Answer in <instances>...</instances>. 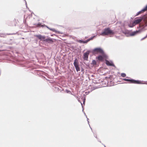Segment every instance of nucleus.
<instances>
[{"label":"nucleus","mask_w":147,"mask_h":147,"mask_svg":"<svg viewBox=\"0 0 147 147\" xmlns=\"http://www.w3.org/2000/svg\"><path fill=\"white\" fill-rule=\"evenodd\" d=\"M114 34V33L109 28H105L103 31L101 33L100 35L105 36L108 35L110 34Z\"/></svg>","instance_id":"f257e3e1"},{"label":"nucleus","mask_w":147,"mask_h":147,"mask_svg":"<svg viewBox=\"0 0 147 147\" xmlns=\"http://www.w3.org/2000/svg\"><path fill=\"white\" fill-rule=\"evenodd\" d=\"M123 80H124L125 81L129 82L130 83H134V84H144V83H142V81L138 80H135L134 79H129L126 78H123Z\"/></svg>","instance_id":"f03ea898"},{"label":"nucleus","mask_w":147,"mask_h":147,"mask_svg":"<svg viewBox=\"0 0 147 147\" xmlns=\"http://www.w3.org/2000/svg\"><path fill=\"white\" fill-rule=\"evenodd\" d=\"M92 53L93 54H97L99 53L103 54L104 52L103 50L100 48H96L94 49L92 51Z\"/></svg>","instance_id":"7ed1b4c3"},{"label":"nucleus","mask_w":147,"mask_h":147,"mask_svg":"<svg viewBox=\"0 0 147 147\" xmlns=\"http://www.w3.org/2000/svg\"><path fill=\"white\" fill-rule=\"evenodd\" d=\"M74 65L75 67L76 70L77 72L80 71V68L79 65L78 60L77 59H76L74 61Z\"/></svg>","instance_id":"20e7f679"},{"label":"nucleus","mask_w":147,"mask_h":147,"mask_svg":"<svg viewBox=\"0 0 147 147\" xmlns=\"http://www.w3.org/2000/svg\"><path fill=\"white\" fill-rule=\"evenodd\" d=\"M142 18L140 17V18H138L135 20L132 23V27H134L135 25L138 24L142 20Z\"/></svg>","instance_id":"39448f33"},{"label":"nucleus","mask_w":147,"mask_h":147,"mask_svg":"<svg viewBox=\"0 0 147 147\" xmlns=\"http://www.w3.org/2000/svg\"><path fill=\"white\" fill-rule=\"evenodd\" d=\"M102 55H99L97 57L98 59L100 61H102L104 59H106L107 58V56L106 54L104 53L103 54H101Z\"/></svg>","instance_id":"423d86ee"},{"label":"nucleus","mask_w":147,"mask_h":147,"mask_svg":"<svg viewBox=\"0 0 147 147\" xmlns=\"http://www.w3.org/2000/svg\"><path fill=\"white\" fill-rule=\"evenodd\" d=\"M90 51H88L84 54L83 59L84 60L87 61L88 60V55L89 54Z\"/></svg>","instance_id":"0eeeda50"},{"label":"nucleus","mask_w":147,"mask_h":147,"mask_svg":"<svg viewBox=\"0 0 147 147\" xmlns=\"http://www.w3.org/2000/svg\"><path fill=\"white\" fill-rule=\"evenodd\" d=\"M140 32L141 31L140 30H136V31L132 32L131 33H130V34H129V35L130 36H134L136 35L138 33H140Z\"/></svg>","instance_id":"6e6552de"},{"label":"nucleus","mask_w":147,"mask_h":147,"mask_svg":"<svg viewBox=\"0 0 147 147\" xmlns=\"http://www.w3.org/2000/svg\"><path fill=\"white\" fill-rule=\"evenodd\" d=\"M35 36L38 38L40 40H43L45 41V36H42L41 35H36Z\"/></svg>","instance_id":"1a4fd4ad"},{"label":"nucleus","mask_w":147,"mask_h":147,"mask_svg":"<svg viewBox=\"0 0 147 147\" xmlns=\"http://www.w3.org/2000/svg\"><path fill=\"white\" fill-rule=\"evenodd\" d=\"M46 26L47 28H48V29H49L50 30L52 31L53 32H55L56 33H58L59 34H62V33L61 32H60L59 31H57L56 30H55L54 28H50L49 27H48L47 26Z\"/></svg>","instance_id":"9d476101"},{"label":"nucleus","mask_w":147,"mask_h":147,"mask_svg":"<svg viewBox=\"0 0 147 147\" xmlns=\"http://www.w3.org/2000/svg\"><path fill=\"white\" fill-rule=\"evenodd\" d=\"M106 63L109 66H114V65L113 64V62L111 61H109L106 60Z\"/></svg>","instance_id":"9b49d317"},{"label":"nucleus","mask_w":147,"mask_h":147,"mask_svg":"<svg viewBox=\"0 0 147 147\" xmlns=\"http://www.w3.org/2000/svg\"><path fill=\"white\" fill-rule=\"evenodd\" d=\"M123 33L125 34L127 36H129V34H130V32L128 30H125L123 32Z\"/></svg>","instance_id":"f8f14e48"},{"label":"nucleus","mask_w":147,"mask_h":147,"mask_svg":"<svg viewBox=\"0 0 147 147\" xmlns=\"http://www.w3.org/2000/svg\"><path fill=\"white\" fill-rule=\"evenodd\" d=\"M45 41L49 42H53V40L51 38H48L46 39H45Z\"/></svg>","instance_id":"ddd939ff"},{"label":"nucleus","mask_w":147,"mask_h":147,"mask_svg":"<svg viewBox=\"0 0 147 147\" xmlns=\"http://www.w3.org/2000/svg\"><path fill=\"white\" fill-rule=\"evenodd\" d=\"M93 37H91V38H89L88 39H87L85 40H83V43H86L88 42V41H89L90 40H92V39Z\"/></svg>","instance_id":"4468645a"},{"label":"nucleus","mask_w":147,"mask_h":147,"mask_svg":"<svg viewBox=\"0 0 147 147\" xmlns=\"http://www.w3.org/2000/svg\"><path fill=\"white\" fill-rule=\"evenodd\" d=\"M121 76L123 77H125L126 76V74L124 73H122L121 74Z\"/></svg>","instance_id":"2eb2a0df"},{"label":"nucleus","mask_w":147,"mask_h":147,"mask_svg":"<svg viewBox=\"0 0 147 147\" xmlns=\"http://www.w3.org/2000/svg\"><path fill=\"white\" fill-rule=\"evenodd\" d=\"M147 10V5L143 9H142V11H146Z\"/></svg>","instance_id":"dca6fc26"},{"label":"nucleus","mask_w":147,"mask_h":147,"mask_svg":"<svg viewBox=\"0 0 147 147\" xmlns=\"http://www.w3.org/2000/svg\"><path fill=\"white\" fill-rule=\"evenodd\" d=\"M78 42L80 43H83V40H79Z\"/></svg>","instance_id":"f3484780"},{"label":"nucleus","mask_w":147,"mask_h":147,"mask_svg":"<svg viewBox=\"0 0 147 147\" xmlns=\"http://www.w3.org/2000/svg\"><path fill=\"white\" fill-rule=\"evenodd\" d=\"M5 36V35L4 34H1V35H0V36H1V37H4Z\"/></svg>","instance_id":"a211bd4d"},{"label":"nucleus","mask_w":147,"mask_h":147,"mask_svg":"<svg viewBox=\"0 0 147 147\" xmlns=\"http://www.w3.org/2000/svg\"><path fill=\"white\" fill-rule=\"evenodd\" d=\"M146 37H147V36H146L145 37H144L143 38H142L141 39V40H144V39H145V38H146Z\"/></svg>","instance_id":"6ab92c4d"},{"label":"nucleus","mask_w":147,"mask_h":147,"mask_svg":"<svg viewBox=\"0 0 147 147\" xmlns=\"http://www.w3.org/2000/svg\"><path fill=\"white\" fill-rule=\"evenodd\" d=\"M128 26H129V27H131V28H132V27H131V26H132V24H129Z\"/></svg>","instance_id":"aec40b11"},{"label":"nucleus","mask_w":147,"mask_h":147,"mask_svg":"<svg viewBox=\"0 0 147 147\" xmlns=\"http://www.w3.org/2000/svg\"><path fill=\"white\" fill-rule=\"evenodd\" d=\"M66 92L67 93H69V92H70V91H69V90H66Z\"/></svg>","instance_id":"412c9836"},{"label":"nucleus","mask_w":147,"mask_h":147,"mask_svg":"<svg viewBox=\"0 0 147 147\" xmlns=\"http://www.w3.org/2000/svg\"><path fill=\"white\" fill-rule=\"evenodd\" d=\"M86 118H87V121L88 122V123L89 124V119L88 118H87L86 116Z\"/></svg>","instance_id":"4be33fe9"},{"label":"nucleus","mask_w":147,"mask_h":147,"mask_svg":"<svg viewBox=\"0 0 147 147\" xmlns=\"http://www.w3.org/2000/svg\"><path fill=\"white\" fill-rule=\"evenodd\" d=\"M93 63L94 64H96V61H95V60H93Z\"/></svg>","instance_id":"5701e85b"},{"label":"nucleus","mask_w":147,"mask_h":147,"mask_svg":"<svg viewBox=\"0 0 147 147\" xmlns=\"http://www.w3.org/2000/svg\"><path fill=\"white\" fill-rule=\"evenodd\" d=\"M37 25H38V26H40L41 24H40V23H38V24H37Z\"/></svg>","instance_id":"b1692460"},{"label":"nucleus","mask_w":147,"mask_h":147,"mask_svg":"<svg viewBox=\"0 0 147 147\" xmlns=\"http://www.w3.org/2000/svg\"><path fill=\"white\" fill-rule=\"evenodd\" d=\"M139 13L138 12L136 14V16H137L139 14Z\"/></svg>","instance_id":"393cba45"},{"label":"nucleus","mask_w":147,"mask_h":147,"mask_svg":"<svg viewBox=\"0 0 147 147\" xmlns=\"http://www.w3.org/2000/svg\"><path fill=\"white\" fill-rule=\"evenodd\" d=\"M143 11H142V10L138 12L139 13H140L141 12Z\"/></svg>","instance_id":"a878e982"},{"label":"nucleus","mask_w":147,"mask_h":147,"mask_svg":"<svg viewBox=\"0 0 147 147\" xmlns=\"http://www.w3.org/2000/svg\"><path fill=\"white\" fill-rule=\"evenodd\" d=\"M24 0V1H25V2L26 4V5H27L26 2V1L25 0Z\"/></svg>","instance_id":"bb28decb"},{"label":"nucleus","mask_w":147,"mask_h":147,"mask_svg":"<svg viewBox=\"0 0 147 147\" xmlns=\"http://www.w3.org/2000/svg\"><path fill=\"white\" fill-rule=\"evenodd\" d=\"M81 105H82V107H83L82 104V103H81Z\"/></svg>","instance_id":"cd10ccee"},{"label":"nucleus","mask_w":147,"mask_h":147,"mask_svg":"<svg viewBox=\"0 0 147 147\" xmlns=\"http://www.w3.org/2000/svg\"><path fill=\"white\" fill-rule=\"evenodd\" d=\"M84 102H85V100H84V102H83L84 104Z\"/></svg>","instance_id":"c85d7f7f"},{"label":"nucleus","mask_w":147,"mask_h":147,"mask_svg":"<svg viewBox=\"0 0 147 147\" xmlns=\"http://www.w3.org/2000/svg\"><path fill=\"white\" fill-rule=\"evenodd\" d=\"M8 34V35H10V34Z\"/></svg>","instance_id":"c756f323"},{"label":"nucleus","mask_w":147,"mask_h":147,"mask_svg":"<svg viewBox=\"0 0 147 147\" xmlns=\"http://www.w3.org/2000/svg\"><path fill=\"white\" fill-rule=\"evenodd\" d=\"M128 77H127L126 78H128Z\"/></svg>","instance_id":"7c9ffc66"},{"label":"nucleus","mask_w":147,"mask_h":147,"mask_svg":"<svg viewBox=\"0 0 147 147\" xmlns=\"http://www.w3.org/2000/svg\"><path fill=\"white\" fill-rule=\"evenodd\" d=\"M105 147H106V146H105Z\"/></svg>","instance_id":"2f4dec72"}]
</instances>
